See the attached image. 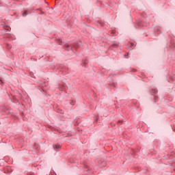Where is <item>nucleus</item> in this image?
<instances>
[{"label":"nucleus","mask_w":175,"mask_h":175,"mask_svg":"<svg viewBox=\"0 0 175 175\" xmlns=\"http://www.w3.org/2000/svg\"><path fill=\"white\" fill-rule=\"evenodd\" d=\"M55 148H56V150H58V148H61V146L60 145H55Z\"/></svg>","instance_id":"nucleus-1"},{"label":"nucleus","mask_w":175,"mask_h":175,"mask_svg":"<svg viewBox=\"0 0 175 175\" xmlns=\"http://www.w3.org/2000/svg\"><path fill=\"white\" fill-rule=\"evenodd\" d=\"M27 11H25V12L23 14V17H25L27 16Z\"/></svg>","instance_id":"nucleus-2"}]
</instances>
